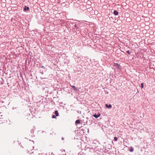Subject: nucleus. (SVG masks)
<instances>
[{
  "label": "nucleus",
  "instance_id": "1",
  "mask_svg": "<svg viewBox=\"0 0 155 155\" xmlns=\"http://www.w3.org/2000/svg\"><path fill=\"white\" fill-rule=\"evenodd\" d=\"M113 66L116 67V68L117 69H121L122 67L118 64L114 63Z\"/></svg>",
  "mask_w": 155,
  "mask_h": 155
},
{
  "label": "nucleus",
  "instance_id": "2",
  "mask_svg": "<svg viewBox=\"0 0 155 155\" xmlns=\"http://www.w3.org/2000/svg\"><path fill=\"white\" fill-rule=\"evenodd\" d=\"M93 116L95 117L96 118H97L101 116V114L100 113H98L97 114H96L93 115Z\"/></svg>",
  "mask_w": 155,
  "mask_h": 155
},
{
  "label": "nucleus",
  "instance_id": "3",
  "mask_svg": "<svg viewBox=\"0 0 155 155\" xmlns=\"http://www.w3.org/2000/svg\"><path fill=\"white\" fill-rule=\"evenodd\" d=\"M29 9V8L28 6H25V8H24V11L25 12L26 11H28Z\"/></svg>",
  "mask_w": 155,
  "mask_h": 155
},
{
  "label": "nucleus",
  "instance_id": "4",
  "mask_svg": "<svg viewBox=\"0 0 155 155\" xmlns=\"http://www.w3.org/2000/svg\"><path fill=\"white\" fill-rule=\"evenodd\" d=\"M70 86L73 88V90L74 91H76L77 90V89L76 87H75V86H73V85H70Z\"/></svg>",
  "mask_w": 155,
  "mask_h": 155
},
{
  "label": "nucleus",
  "instance_id": "5",
  "mask_svg": "<svg viewBox=\"0 0 155 155\" xmlns=\"http://www.w3.org/2000/svg\"><path fill=\"white\" fill-rule=\"evenodd\" d=\"M118 12L117 10H114V14L115 15H118Z\"/></svg>",
  "mask_w": 155,
  "mask_h": 155
},
{
  "label": "nucleus",
  "instance_id": "6",
  "mask_svg": "<svg viewBox=\"0 0 155 155\" xmlns=\"http://www.w3.org/2000/svg\"><path fill=\"white\" fill-rule=\"evenodd\" d=\"M106 107L107 108H111L112 107V105L110 104L108 105V104H106Z\"/></svg>",
  "mask_w": 155,
  "mask_h": 155
},
{
  "label": "nucleus",
  "instance_id": "7",
  "mask_svg": "<svg viewBox=\"0 0 155 155\" xmlns=\"http://www.w3.org/2000/svg\"><path fill=\"white\" fill-rule=\"evenodd\" d=\"M54 114H55L56 116H58L59 115V113L57 110L55 111Z\"/></svg>",
  "mask_w": 155,
  "mask_h": 155
},
{
  "label": "nucleus",
  "instance_id": "8",
  "mask_svg": "<svg viewBox=\"0 0 155 155\" xmlns=\"http://www.w3.org/2000/svg\"><path fill=\"white\" fill-rule=\"evenodd\" d=\"M80 120L78 119L77 120L75 121V123L77 124H79L80 123Z\"/></svg>",
  "mask_w": 155,
  "mask_h": 155
},
{
  "label": "nucleus",
  "instance_id": "9",
  "mask_svg": "<svg viewBox=\"0 0 155 155\" xmlns=\"http://www.w3.org/2000/svg\"><path fill=\"white\" fill-rule=\"evenodd\" d=\"M134 148L133 147H131L130 149V151L131 152H132L134 151Z\"/></svg>",
  "mask_w": 155,
  "mask_h": 155
},
{
  "label": "nucleus",
  "instance_id": "10",
  "mask_svg": "<svg viewBox=\"0 0 155 155\" xmlns=\"http://www.w3.org/2000/svg\"><path fill=\"white\" fill-rule=\"evenodd\" d=\"M34 132V130H31V134H32V135H31V136H33V134Z\"/></svg>",
  "mask_w": 155,
  "mask_h": 155
},
{
  "label": "nucleus",
  "instance_id": "11",
  "mask_svg": "<svg viewBox=\"0 0 155 155\" xmlns=\"http://www.w3.org/2000/svg\"><path fill=\"white\" fill-rule=\"evenodd\" d=\"M118 138L117 137H114V140L115 141H117V140Z\"/></svg>",
  "mask_w": 155,
  "mask_h": 155
},
{
  "label": "nucleus",
  "instance_id": "12",
  "mask_svg": "<svg viewBox=\"0 0 155 155\" xmlns=\"http://www.w3.org/2000/svg\"><path fill=\"white\" fill-rule=\"evenodd\" d=\"M141 87L143 88V83H142L141 84Z\"/></svg>",
  "mask_w": 155,
  "mask_h": 155
},
{
  "label": "nucleus",
  "instance_id": "13",
  "mask_svg": "<svg viewBox=\"0 0 155 155\" xmlns=\"http://www.w3.org/2000/svg\"><path fill=\"white\" fill-rule=\"evenodd\" d=\"M127 53H128L129 54H130V52L129 50H127Z\"/></svg>",
  "mask_w": 155,
  "mask_h": 155
},
{
  "label": "nucleus",
  "instance_id": "14",
  "mask_svg": "<svg viewBox=\"0 0 155 155\" xmlns=\"http://www.w3.org/2000/svg\"><path fill=\"white\" fill-rule=\"evenodd\" d=\"M56 117V116H55L54 115H53L52 116V118H54Z\"/></svg>",
  "mask_w": 155,
  "mask_h": 155
},
{
  "label": "nucleus",
  "instance_id": "15",
  "mask_svg": "<svg viewBox=\"0 0 155 155\" xmlns=\"http://www.w3.org/2000/svg\"><path fill=\"white\" fill-rule=\"evenodd\" d=\"M74 26L75 27V28H77V25L76 24H75L74 25Z\"/></svg>",
  "mask_w": 155,
  "mask_h": 155
},
{
  "label": "nucleus",
  "instance_id": "16",
  "mask_svg": "<svg viewBox=\"0 0 155 155\" xmlns=\"http://www.w3.org/2000/svg\"><path fill=\"white\" fill-rule=\"evenodd\" d=\"M41 67L42 68H45V67L43 66H42Z\"/></svg>",
  "mask_w": 155,
  "mask_h": 155
},
{
  "label": "nucleus",
  "instance_id": "17",
  "mask_svg": "<svg viewBox=\"0 0 155 155\" xmlns=\"http://www.w3.org/2000/svg\"><path fill=\"white\" fill-rule=\"evenodd\" d=\"M62 140H63L64 139V138L63 137H62Z\"/></svg>",
  "mask_w": 155,
  "mask_h": 155
}]
</instances>
